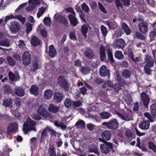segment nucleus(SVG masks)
I'll return each instance as SVG.
<instances>
[{"label":"nucleus","instance_id":"1","mask_svg":"<svg viewBox=\"0 0 156 156\" xmlns=\"http://www.w3.org/2000/svg\"><path fill=\"white\" fill-rule=\"evenodd\" d=\"M35 122L29 118L23 124V131L26 134L29 131H34L36 132L37 130L35 127Z\"/></svg>","mask_w":156,"mask_h":156},{"label":"nucleus","instance_id":"2","mask_svg":"<svg viewBox=\"0 0 156 156\" xmlns=\"http://www.w3.org/2000/svg\"><path fill=\"white\" fill-rule=\"evenodd\" d=\"M102 125L105 126L108 129L115 130L118 128L119 124L117 119L113 118L108 122H103Z\"/></svg>","mask_w":156,"mask_h":156},{"label":"nucleus","instance_id":"3","mask_svg":"<svg viewBox=\"0 0 156 156\" xmlns=\"http://www.w3.org/2000/svg\"><path fill=\"white\" fill-rule=\"evenodd\" d=\"M103 143L104 144L100 145V149L102 153L106 154L109 153L110 149H113V144L108 142Z\"/></svg>","mask_w":156,"mask_h":156},{"label":"nucleus","instance_id":"4","mask_svg":"<svg viewBox=\"0 0 156 156\" xmlns=\"http://www.w3.org/2000/svg\"><path fill=\"white\" fill-rule=\"evenodd\" d=\"M57 83L59 86L63 89L66 90L68 89V82L64 76H59L57 79Z\"/></svg>","mask_w":156,"mask_h":156},{"label":"nucleus","instance_id":"5","mask_svg":"<svg viewBox=\"0 0 156 156\" xmlns=\"http://www.w3.org/2000/svg\"><path fill=\"white\" fill-rule=\"evenodd\" d=\"M112 136L111 132L108 130L104 131L102 133V138H98V140L101 142H105L109 140Z\"/></svg>","mask_w":156,"mask_h":156},{"label":"nucleus","instance_id":"6","mask_svg":"<svg viewBox=\"0 0 156 156\" xmlns=\"http://www.w3.org/2000/svg\"><path fill=\"white\" fill-rule=\"evenodd\" d=\"M100 75L103 77L107 76L108 79L110 77V71L107 66L104 65L101 66L100 69Z\"/></svg>","mask_w":156,"mask_h":156},{"label":"nucleus","instance_id":"7","mask_svg":"<svg viewBox=\"0 0 156 156\" xmlns=\"http://www.w3.org/2000/svg\"><path fill=\"white\" fill-rule=\"evenodd\" d=\"M30 55L28 51H25L22 55L23 63L25 65H28L31 62Z\"/></svg>","mask_w":156,"mask_h":156},{"label":"nucleus","instance_id":"8","mask_svg":"<svg viewBox=\"0 0 156 156\" xmlns=\"http://www.w3.org/2000/svg\"><path fill=\"white\" fill-rule=\"evenodd\" d=\"M48 154L49 156H67V154L64 153L62 154V155L59 153L56 155V149L53 145H50L48 150Z\"/></svg>","mask_w":156,"mask_h":156},{"label":"nucleus","instance_id":"9","mask_svg":"<svg viewBox=\"0 0 156 156\" xmlns=\"http://www.w3.org/2000/svg\"><path fill=\"white\" fill-rule=\"evenodd\" d=\"M68 17L70 24L73 26H76L79 24V22L76 17V14L74 15H72L71 14H69L68 16Z\"/></svg>","mask_w":156,"mask_h":156},{"label":"nucleus","instance_id":"10","mask_svg":"<svg viewBox=\"0 0 156 156\" xmlns=\"http://www.w3.org/2000/svg\"><path fill=\"white\" fill-rule=\"evenodd\" d=\"M10 29L11 31L13 33H15L20 29V24L16 21L11 22Z\"/></svg>","mask_w":156,"mask_h":156},{"label":"nucleus","instance_id":"11","mask_svg":"<svg viewBox=\"0 0 156 156\" xmlns=\"http://www.w3.org/2000/svg\"><path fill=\"white\" fill-rule=\"evenodd\" d=\"M148 25L144 21L141 22L139 24V31L143 34L146 33L148 29Z\"/></svg>","mask_w":156,"mask_h":156},{"label":"nucleus","instance_id":"12","mask_svg":"<svg viewBox=\"0 0 156 156\" xmlns=\"http://www.w3.org/2000/svg\"><path fill=\"white\" fill-rule=\"evenodd\" d=\"M141 98L145 107L147 108L150 101L148 95L146 92H143L141 94Z\"/></svg>","mask_w":156,"mask_h":156},{"label":"nucleus","instance_id":"13","mask_svg":"<svg viewBox=\"0 0 156 156\" xmlns=\"http://www.w3.org/2000/svg\"><path fill=\"white\" fill-rule=\"evenodd\" d=\"M84 54L86 57L90 59H92L94 56V51L91 48H87L85 50Z\"/></svg>","mask_w":156,"mask_h":156},{"label":"nucleus","instance_id":"14","mask_svg":"<svg viewBox=\"0 0 156 156\" xmlns=\"http://www.w3.org/2000/svg\"><path fill=\"white\" fill-rule=\"evenodd\" d=\"M18 126L16 123H12L10 124V125L7 128V132L10 133L15 132L18 131Z\"/></svg>","mask_w":156,"mask_h":156},{"label":"nucleus","instance_id":"15","mask_svg":"<svg viewBox=\"0 0 156 156\" xmlns=\"http://www.w3.org/2000/svg\"><path fill=\"white\" fill-rule=\"evenodd\" d=\"M57 20L60 23L63 24L65 26L67 27L69 25V22L66 18L61 15L58 16Z\"/></svg>","mask_w":156,"mask_h":156},{"label":"nucleus","instance_id":"16","mask_svg":"<svg viewBox=\"0 0 156 156\" xmlns=\"http://www.w3.org/2000/svg\"><path fill=\"white\" fill-rule=\"evenodd\" d=\"M116 114L123 120L129 121L131 120V118L129 116V114L127 112H125L123 113V115H122L119 112L116 111Z\"/></svg>","mask_w":156,"mask_h":156},{"label":"nucleus","instance_id":"17","mask_svg":"<svg viewBox=\"0 0 156 156\" xmlns=\"http://www.w3.org/2000/svg\"><path fill=\"white\" fill-rule=\"evenodd\" d=\"M15 94L17 96L23 97L25 94L24 90L21 87H16L14 89Z\"/></svg>","mask_w":156,"mask_h":156},{"label":"nucleus","instance_id":"18","mask_svg":"<svg viewBox=\"0 0 156 156\" xmlns=\"http://www.w3.org/2000/svg\"><path fill=\"white\" fill-rule=\"evenodd\" d=\"M99 53L101 61H104L106 58V55L105 52V48L102 45L99 48Z\"/></svg>","mask_w":156,"mask_h":156},{"label":"nucleus","instance_id":"19","mask_svg":"<svg viewBox=\"0 0 156 156\" xmlns=\"http://www.w3.org/2000/svg\"><path fill=\"white\" fill-rule=\"evenodd\" d=\"M59 109L60 107L58 106L51 104L49 105L48 110L51 112L56 113L58 112Z\"/></svg>","mask_w":156,"mask_h":156},{"label":"nucleus","instance_id":"20","mask_svg":"<svg viewBox=\"0 0 156 156\" xmlns=\"http://www.w3.org/2000/svg\"><path fill=\"white\" fill-rule=\"evenodd\" d=\"M146 64L145 65L148 66L150 67H152L154 65V60L152 57L149 55H147L145 58Z\"/></svg>","mask_w":156,"mask_h":156},{"label":"nucleus","instance_id":"21","mask_svg":"<svg viewBox=\"0 0 156 156\" xmlns=\"http://www.w3.org/2000/svg\"><path fill=\"white\" fill-rule=\"evenodd\" d=\"M125 44L124 40L122 38L116 39L115 40V45L116 47L118 48L123 47Z\"/></svg>","mask_w":156,"mask_h":156},{"label":"nucleus","instance_id":"22","mask_svg":"<svg viewBox=\"0 0 156 156\" xmlns=\"http://www.w3.org/2000/svg\"><path fill=\"white\" fill-rule=\"evenodd\" d=\"M57 54V51L55 49L54 45L52 44L49 46L48 55L51 58L55 57Z\"/></svg>","mask_w":156,"mask_h":156},{"label":"nucleus","instance_id":"23","mask_svg":"<svg viewBox=\"0 0 156 156\" xmlns=\"http://www.w3.org/2000/svg\"><path fill=\"white\" fill-rule=\"evenodd\" d=\"M122 75L126 79L129 78L132 75L131 71L127 69H124L122 72Z\"/></svg>","mask_w":156,"mask_h":156},{"label":"nucleus","instance_id":"24","mask_svg":"<svg viewBox=\"0 0 156 156\" xmlns=\"http://www.w3.org/2000/svg\"><path fill=\"white\" fill-rule=\"evenodd\" d=\"M150 126L149 122L147 121L144 120L143 121L141 122L140 125V128L143 129H147L149 128Z\"/></svg>","mask_w":156,"mask_h":156},{"label":"nucleus","instance_id":"25","mask_svg":"<svg viewBox=\"0 0 156 156\" xmlns=\"http://www.w3.org/2000/svg\"><path fill=\"white\" fill-rule=\"evenodd\" d=\"M31 44L34 47H36L40 44V40L37 37L34 36L31 40Z\"/></svg>","mask_w":156,"mask_h":156},{"label":"nucleus","instance_id":"26","mask_svg":"<svg viewBox=\"0 0 156 156\" xmlns=\"http://www.w3.org/2000/svg\"><path fill=\"white\" fill-rule=\"evenodd\" d=\"M3 92L6 94H9L13 93V91L11 87L9 85H5L3 87Z\"/></svg>","mask_w":156,"mask_h":156},{"label":"nucleus","instance_id":"27","mask_svg":"<svg viewBox=\"0 0 156 156\" xmlns=\"http://www.w3.org/2000/svg\"><path fill=\"white\" fill-rule=\"evenodd\" d=\"M30 92L34 95L37 96L38 94V88L36 85H33L30 89Z\"/></svg>","mask_w":156,"mask_h":156},{"label":"nucleus","instance_id":"28","mask_svg":"<svg viewBox=\"0 0 156 156\" xmlns=\"http://www.w3.org/2000/svg\"><path fill=\"white\" fill-rule=\"evenodd\" d=\"M62 98V95L58 92H56L55 94L54 99L57 103L61 102Z\"/></svg>","mask_w":156,"mask_h":156},{"label":"nucleus","instance_id":"29","mask_svg":"<svg viewBox=\"0 0 156 156\" xmlns=\"http://www.w3.org/2000/svg\"><path fill=\"white\" fill-rule=\"evenodd\" d=\"M39 67L38 62L35 60L33 62L30 70L33 72H34L38 69Z\"/></svg>","mask_w":156,"mask_h":156},{"label":"nucleus","instance_id":"30","mask_svg":"<svg viewBox=\"0 0 156 156\" xmlns=\"http://www.w3.org/2000/svg\"><path fill=\"white\" fill-rule=\"evenodd\" d=\"M54 124L57 127H60L63 130H64L66 128V125L62 122H59V121H55L54 122Z\"/></svg>","mask_w":156,"mask_h":156},{"label":"nucleus","instance_id":"31","mask_svg":"<svg viewBox=\"0 0 156 156\" xmlns=\"http://www.w3.org/2000/svg\"><path fill=\"white\" fill-rule=\"evenodd\" d=\"M81 31L85 37L87 38V34L88 32V27L86 24H83L81 26Z\"/></svg>","mask_w":156,"mask_h":156},{"label":"nucleus","instance_id":"32","mask_svg":"<svg viewBox=\"0 0 156 156\" xmlns=\"http://www.w3.org/2000/svg\"><path fill=\"white\" fill-rule=\"evenodd\" d=\"M48 132L47 128L46 129H44L42 130L40 142H42L43 141H44V139L46 138Z\"/></svg>","mask_w":156,"mask_h":156},{"label":"nucleus","instance_id":"33","mask_svg":"<svg viewBox=\"0 0 156 156\" xmlns=\"http://www.w3.org/2000/svg\"><path fill=\"white\" fill-rule=\"evenodd\" d=\"M126 136L129 139L132 140L133 138H135V134L129 130H127L126 132Z\"/></svg>","mask_w":156,"mask_h":156},{"label":"nucleus","instance_id":"34","mask_svg":"<svg viewBox=\"0 0 156 156\" xmlns=\"http://www.w3.org/2000/svg\"><path fill=\"white\" fill-rule=\"evenodd\" d=\"M76 126L77 128L83 129L85 127V122L83 120L78 121L76 123Z\"/></svg>","mask_w":156,"mask_h":156},{"label":"nucleus","instance_id":"35","mask_svg":"<svg viewBox=\"0 0 156 156\" xmlns=\"http://www.w3.org/2000/svg\"><path fill=\"white\" fill-rule=\"evenodd\" d=\"M46 111V108L44 107L43 104H42L39 105L37 109V112L40 115H43L45 113Z\"/></svg>","mask_w":156,"mask_h":156},{"label":"nucleus","instance_id":"36","mask_svg":"<svg viewBox=\"0 0 156 156\" xmlns=\"http://www.w3.org/2000/svg\"><path fill=\"white\" fill-rule=\"evenodd\" d=\"M52 90L50 89L46 90L44 93V95L46 99H49L52 96Z\"/></svg>","mask_w":156,"mask_h":156},{"label":"nucleus","instance_id":"37","mask_svg":"<svg viewBox=\"0 0 156 156\" xmlns=\"http://www.w3.org/2000/svg\"><path fill=\"white\" fill-rule=\"evenodd\" d=\"M151 113L153 118L156 117V104H152L150 108Z\"/></svg>","mask_w":156,"mask_h":156},{"label":"nucleus","instance_id":"38","mask_svg":"<svg viewBox=\"0 0 156 156\" xmlns=\"http://www.w3.org/2000/svg\"><path fill=\"white\" fill-rule=\"evenodd\" d=\"M100 116L102 119H106L110 118L111 115L109 112L103 111L100 114Z\"/></svg>","mask_w":156,"mask_h":156},{"label":"nucleus","instance_id":"39","mask_svg":"<svg viewBox=\"0 0 156 156\" xmlns=\"http://www.w3.org/2000/svg\"><path fill=\"white\" fill-rule=\"evenodd\" d=\"M114 56L116 58L119 60H122L124 56L122 51H116L115 53Z\"/></svg>","mask_w":156,"mask_h":156},{"label":"nucleus","instance_id":"40","mask_svg":"<svg viewBox=\"0 0 156 156\" xmlns=\"http://www.w3.org/2000/svg\"><path fill=\"white\" fill-rule=\"evenodd\" d=\"M91 69L89 67L87 66L82 67L80 71L84 74H89Z\"/></svg>","mask_w":156,"mask_h":156},{"label":"nucleus","instance_id":"41","mask_svg":"<svg viewBox=\"0 0 156 156\" xmlns=\"http://www.w3.org/2000/svg\"><path fill=\"white\" fill-rule=\"evenodd\" d=\"M12 101L11 98L5 99L3 101V105L6 107H9L12 104Z\"/></svg>","mask_w":156,"mask_h":156},{"label":"nucleus","instance_id":"42","mask_svg":"<svg viewBox=\"0 0 156 156\" xmlns=\"http://www.w3.org/2000/svg\"><path fill=\"white\" fill-rule=\"evenodd\" d=\"M46 10V8L45 7L42 6L39 9L38 12L37 13V17L38 18H39L41 16Z\"/></svg>","mask_w":156,"mask_h":156},{"label":"nucleus","instance_id":"43","mask_svg":"<svg viewBox=\"0 0 156 156\" xmlns=\"http://www.w3.org/2000/svg\"><path fill=\"white\" fill-rule=\"evenodd\" d=\"M0 45L9 47L10 45V42L6 38L4 40L0 41Z\"/></svg>","mask_w":156,"mask_h":156},{"label":"nucleus","instance_id":"44","mask_svg":"<svg viewBox=\"0 0 156 156\" xmlns=\"http://www.w3.org/2000/svg\"><path fill=\"white\" fill-rule=\"evenodd\" d=\"M44 23L46 26H50L51 24V20L49 17H45L44 19Z\"/></svg>","mask_w":156,"mask_h":156},{"label":"nucleus","instance_id":"45","mask_svg":"<svg viewBox=\"0 0 156 156\" xmlns=\"http://www.w3.org/2000/svg\"><path fill=\"white\" fill-rule=\"evenodd\" d=\"M107 54L109 59L112 62H114L113 54L111 49L108 48L107 51Z\"/></svg>","mask_w":156,"mask_h":156},{"label":"nucleus","instance_id":"46","mask_svg":"<svg viewBox=\"0 0 156 156\" xmlns=\"http://www.w3.org/2000/svg\"><path fill=\"white\" fill-rule=\"evenodd\" d=\"M72 101L68 98L66 99L64 101V105L65 107L69 108L72 105Z\"/></svg>","mask_w":156,"mask_h":156},{"label":"nucleus","instance_id":"47","mask_svg":"<svg viewBox=\"0 0 156 156\" xmlns=\"http://www.w3.org/2000/svg\"><path fill=\"white\" fill-rule=\"evenodd\" d=\"M82 104V101L80 100L73 101L72 102L73 106L75 108L80 107L81 105Z\"/></svg>","mask_w":156,"mask_h":156},{"label":"nucleus","instance_id":"48","mask_svg":"<svg viewBox=\"0 0 156 156\" xmlns=\"http://www.w3.org/2000/svg\"><path fill=\"white\" fill-rule=\"evenodd\" d=\"M7 60L9 65L13 66L15 65V61L11 56H7Z\"/></svg>","mask_w":156,"mask_h":156},{"label":"nucleus","instance_id":"49","mask_svg":"<svg viewBox=\"0 0 156 156\" xmlns=\"http://www.w3.org/2000/svg\"><path fill=\"white\" fill-rule=\"evenodd\" d=\"M122 34V29L120 28H117L115 33V34L117 37H119L121 36Z\"/></svg>","mask_w":156,"mask_h":156},{"label":"nucleus","instance_id":"50","mask_svg":"<svg viewBox=\"0 0 156 156\" xmlns=\"http://www.w3.org/2000/svg\"><path fill=\"white\" fill-rule=\"evenodd\" d=\"M148 147L150 149L152 150L156 153V146L153 143L149 142L148 143Z\"/></svg>","mask_w":156,"mask_h":156},{"label":"nucleus","instance_id":"51","mask_svg":"<svg viewBox=\"0 0 156 156\" xmlns=\"http://www.w3.org/2000/svg\"><path fill=\"white\" fill-rule=\"evenodd\" d=\"M81 8L83 11L85 12L89 13L90 9L88 5L84 2L81 5Z\"/></svg>","mask_w":156,"mask_h":156},{"label":"nucleus","instance_id":"52","mask_svg":"<svg viewBox=\"0 0 156 156\" xmlns=\"http://www.w3.org/2000/svg\"><path fill=\"white\" fill-rule=\"evenodd\" d=\"M117 82L121 86H123L126 85V80L123 79L121 77L116 80Z\"/></svg>","mask_w":156,"mask_h":156},{"label":"nucleus","instance_id":"53","mask_svg":"<svg viewBox=\"0 0 156 156\" xmlns=\"http://www.w3.org/2000/svg\"><path fill=\"white\" fill-rule=\"evenodd\" d=\"M102 34L104 37H105L107 34L106 28L104 25H102L101 27Z\"/></svg>","mask_w":156,"mask_h":156},{"label":"nucleus","instance_id":"54","mask_svg":"<svg viewBox=\"0 0 156 156\" xmlns=\"http://www.w3.org/2000/svg\"><path fill=\"white\" fill-rule=\"evenodd\" d=\"M156 36V31H151L149 33V36L151 41L155 39V37Z\"/></svg>","mask_w":156,"mask_h":156},{"label":"nucleus","instance_id":"55","mask_svg":"<svg viewBox=\"0 0 156 156\" xmlns=\"http://www.w3.org/2000/svg\"><path fill=\"white\" fill-rule=\"evenodd\" d=\"M15 18H16L20 21L22 24H24L26 21L25 18L22 16L21 15H20L15 16Z\"/></svg>","mask_w":156,"mask_h":156},{"label":"nucleus","instance_id":"56","mask_svg":"<svg viewBox=\"0 0 156 156\" xmlns=\"http://www.w3.org/2000/svg\"><path fill=\"white\" fill-rule=\"evenodd\" d=\"M121 86L118 83H115L113 86V88L115 92H118L119 90L121 89Z\"/></svg>","mask_w":156,"mask_h":156},{"label":"nucleus","instance_id":"57","mask_svg":"<svg viewBox=\"0 0 156 156\" xmlns=\"http://www.w3.org/2000/svg\"><path fill=\"white\" fill-rule=\"evenodd\" d=\"M136 36L137 38L141 39L142 40H144L146 39L145 37L139 31L136 32Z\"/></svg>","mask_w":156,"mask_h":156},{"label":"nucleus","instance_id":"58","mask_svg":"<svg viewBox=\"0 0 156 156\" xmlns=\"http://www.w3.org/2000/svg\"><path fill=\"white\" fill-rule=\"evenodd\" d=\"M48 132H50L51 136L56 137V136L57 132L53 129H51L49 127H47Z\"/></svg>","mask_w":156,"mask_h":156},{"label":"nucleus","instance_id":"59","mask_svg":"<svg viewBox=\"0 0 156 156\" xmlns=\"http://www.w3.org/2000/svg\"><path fill=\"white\" fill-rule=\"evenodd\" d=\"M150 67L147 65H144V71L148 75H151V70L150 68Z\"/></svg>","mask_w":156,"mask_h":156},{"label":"nucleus","instance_id":"60","mask_svg":"<svg viewBox=\"0 0 156 156\" xmlns=\"http://www.w3.org/2000/svg\"><path fill=\"white\" fill-rule=\"evenodd\" d=\"M69 37L70 39L73 41L77 40L75 32L71 31L69 33Z\"/></svg>","mask_w":156,"mask_h":156},{"label":"nucleus","instance_id":"61","mask_svg":"<svg viewBox=\"0 0 156 156\" xmlns=\"http://www.w3.org/2000/svg\"><path fill=\"white\" fill-rule=\"evenodd\" d=\"M32 25L30 23H28L26 24V31L27 33H28L32 29Z\"/></svg>","mask_w":156,"mask_h":156},{"label":"nucleus","instance_id":"62","mask_svg":"<svg viewBox=\"0 0 156 156\" xmlns=\"http://www.w3.org/2000/svg\"><path fill=\"white\" fill-rule=\"evenodd\" d=\"M98 5L99 9L101 12L105 14L107 13V12L106 10H105V8L101 2H98Z\"/></svg>","mask_w":156,"mask_h":156},{"label":"nucleus","instance_id":"63","mask_svg":"<svg viewBox=\"0 0 156 156\" xmlns=\"http://www.w3.org/2000/svg\"><path fill=\"white\" fill-rule=\"evenodd\" d=\"M115 2L116 6L119 10L123 9L122 5L119 0H116Z\"/></svg>","mask_w":156,"mask_h":156},{"label":"nucleus","instance_id":"64","mask_svg":"<svg viewBox=\"0 0 156 156\" xmlns=\"http://www.w3.org/2000/svg\"><path fill=\"white\" fill-rule=\"evenodd\" d=\"M122 5L125 6L129 7L130 5L129 0H120Z\"/></svg>","mask_w":156,"mask_h":156}]
</instances>
